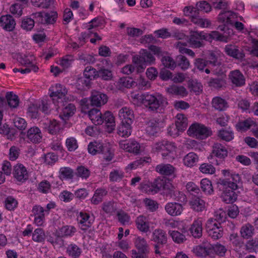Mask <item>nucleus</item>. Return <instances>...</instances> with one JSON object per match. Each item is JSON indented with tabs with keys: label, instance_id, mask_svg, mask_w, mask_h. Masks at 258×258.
I'll return each mask as SVG.
<instances>
[{
	"label": "nucleus",
	"instance_id": "obj_1",
	"mask_svg": "<svg viewBox=\"0 0 258 258\" xmlns=\"http://www.w3.org/2000/svg\"><path fill=\"white\" fill-rule=\"evenodd\" d=\"M133 97L139 100L142 104L151 111H157L160 107L167 104L165 99L159 94L144 93L135 94Z\"/></svg>",
	"mask_w": 258,
	"mask_h": 258
},
{
	"label": "nucleus",
	"instance_id": "obj_2",
	"mask_svg": "<svg viewBox=\"0 0 258 258\" xmlns=\"http://www.w3.org/2000/svg\"><path fill=\"white\" fill-rule=\"evenodd\" d=\"M177 147L173 142L162 140L153 145L152 150L153 152L160 153L164 159H173L176 155Z\"/></svg>",
	"mask_w": 258,
	"mask_h": 258
},
{
	"label": "nucleus",
	"instance_id": "obj_3",
	"mask_svg": "<svg viewBox=\"0 0 258 258\" xmlns=\"http://www.w3.org/2000/svg\"><path fill=\"white\" fill-rule=\"evenodd\" d=\"M219 22L223 23V25L218 27L220 30L225 31L229 25L234 26L235 28L239 31L244 29L243 24L237 21V14L231 11L221 12L218 17Z\"/></svg>",
	"mask_w": 258,
	"mask_h": 258
},
{
	"label": "nucleus",
	"instance_id": "obj_4",
	"mask_svg": "<svg viewBox=\"0 0 258 258\" xmlns=\"http://www.w3.org/2000/svg\"><path fill=\"white\" fill-rule=\"evenodd\" d=\"M88 152L93 155L102 154L103 158L106 161H111L114 157L113 152L108 144L94 141L90 142L88 146Z\"/></svg>",
	"mask_w": 258,
	"mask_h": 258
},
{
	"label": "nucleus",
	"instance_id": "obj_5",
	"mask_svg": "<svg viewBox=\"0 0 258 258\" xmlns=\"http://www.w3.org/2000/svg\"><path fill=\"white\" fill-rule=\"evenodd\" d=\"M133 62L136 65V71L138 73L143 72L147 65H152L155 62V58L149 51L141 50L140 55L134 56Z\"/></svg>",
	"mask_w": 258,
	"mask_h": 258
},
{
	"label": "nucleus",
	"instance_id": "obj_6",
	"mask_svg": "<svg viewBox=\"0 0 258 258\" xmlns=\"http://www.w3.org/2000/svg\"><path fill=\"white\" fill-rule=\"evenodd\" d=\"M222 174L227 177L224 179H219L217 182L219 189H224L226 187L231 188L233 190H236L237 184L240 181V177L238 174L231 173L229 170H223Z\"/></svg>",
	"mask_w": 258,
	"mask_h": 258
},
{
	"label": "nucleus",
	"instance_id": "obj_7",
	"mask_svg": "<svg viewBox=\"0 0 258 258\" xmlns=\"http://www.w3.org/2000/svg\"><path fill=\"white\" fill-rule=\"evenodd\" d=\"M219 54L217 52L210 51L207 56L208 67L210 68L212 73L215 75H223L224 65L219 58Z\"/></svg>",
	"mask_w": 258,
	"mask_h": 258
},
{
	"label": "nucleus",
	"instance_id": "obj_8",
	"mask_svg": "<svg viewBox=\"0 0 258 258\" xmlns=\"http://www.w3.org/2000/svg\"><path fill=\"white\" fill-rule=\"evenodd\" d=\"M152 240L155 242L153 245L156 255H161V249L167 242V235L165 231L161 229H156L152 233Z\"/></svg>",
	"mask_w": 258,
	"mask_h": 258
},
{
	"label": "nucleus",
	"instance_id": "obj_9",
	"mask_svg": "<svg viewBox=\"0 0 258 258\" xmlns=\"http://www.w3.org/2000/svg\"><path fill=\"white\" fill-rule=\"evenodd\" d=\"M188 135L198 139H205L212 135L210 129L203 124L195 123L192 124L187 130Z\"/></svg>",
	"mask_w": 258,
	"mask_h": 258
},
{
	"label": "nucleus",
	"instance_id": "obj_10",
	"mask_svg": "<svg viewBox=\"0 0 258 258\" xmlns=\"http://www.w3.org/2000/svg\"><path fill=\"white\" fill-rule=\"evenodd\" d=\"M184 12L186 15H190L191 21L202 28L208 27L211 25L210 21L207 19L201 18L197 10L194 7H185L184 9Z\"/></svg>",
	"mask_w": 258,
	"mask_h": 258
},
{
	"label": "nucleus",
	"instance_id": "obj_11",
	"mask_svg": "<svg viewBox=\"0 0 258 258\" xmlns=\"http://www.w3.org/2000/svg\"><path fill=\"white\" fill-rule=\"evenodd\" d=\"M149 49L157 56H162L161 60L162 64L165 68L173 70L176 67V63L174 60L170 56H163L164 52L160 47L151 45L149 47Z\"/></svg>",
	"mask_w": 258,
	"mask_h": 258
},
{
	"label": "nucleus",
	"instance_id": "obj_12",
	"mask_svg": "<svg viewBox=\"0 0 258 258\" xmlns=\"http://www.w3.org/2000/svg\"><path fill=\"white\" fill-rule=\"evenodd\" d=\"M225 53L229 56L239 61H242L245 57V53L242 49L237 46L229 44L224 48Z\"/></svg>",
	"mask_w": 258,
	"mask_h": 258
},
{
	"label": "nucleus",
	"instance_id": "obj_13",
	"mask_svg": "<svg viewBox=\"0 0 258 258\" xmlns=\"http://www.w3.org/2000/svg\"><path fill=\"white\" fill-rule=\"evenodd\" d=\"M78 223L81 230L85 231L90 228L94 222L93 217H91L88 213L81 212L77 218Z\"/></svg>",
	"mask_w": 258,
	"mask_h": 258
},
{
	"label": "nucleus",
	"instance_id": "obj_14",
	"mask_svg": "<svg viewBox=\"0 0 258 258\" xmlns=\"http://www.w3.org/2000/svg\"><path fill=\"white\" fill-rule=\"evenodd\" d=\"M90 101L91 106L100 107L107 103L108 97L105 94L94 91L92 92Z\"/></svg>",
	"mask_w": 258,
	"mask_h": 258
},
{
	"label": "nucleus",
	"instance_id": "obj_15",
	"mask_svg": "<svg viewBox=\"0 0 258 258\" xmlns=\"http://www.w3.org/2000/svg\"><path fill=\"white\" fill-rule=\"evenodd\" d=\"M208 39V35H205L203 32H198L197 31L192 32L188 39L189 43L191 47L195 48H200L203 44V40Z\"/></svg>",
	"mask_w": 258,
	"mask_h": 258
},
{
	"label": "nucleus",
	"instance_id": "obj_16",
	"mask_svg": "<svg viewBox=\"0 0 258 258\" xmlns=\"http://www.w3.org/2000/svg\"><path fill=\"white\" fill-rule=\"evenodd\" d=\"M120 149L129 153L138 154L140 153V145L136 141H121L119 143Z\"/></svg>",
	"mask_w": 258,
	"mask_h": 258
},
{
	"label": "nucleus",
	"instance_id": "obj_17",
	"mask_svg": "<svg viewBox=\"0 0 258 258\" xmlns=\"http://www.w3.org/2000/svg\"><path fill=\"white\" fill-rule=\"evenodd\" d=\"M229 79L236 87H242L245 84V79L242 73L238 70L230 71Z\"/></svg>",
	"mask_w": 258,
	"mask_h": 258
},
{
	"label": "nucleus",
	"instance_id": "obj_18",
	"mask_svg": "<svg viewBox=\"0 0 258 258\" xmlns=\"http://www.w3.org/2000/svg\"><path fill=\"white\" fill-rule=\"evenodd\" d=\"M166 197L177 201L179 202L184 203L186 201V196L181 191H179L174 187L171 184L165 191Z\"/></svg>",
	"mask_w": 258,
	"mask_h": 258
},
{
	"label": "nucleus",
	"instance_id": "obj_19",
	"mask_svg": "<svg viewBox=\"0 0 258 258\" xmlns=\"http://www.w3.org/2000/svg\"><path fill=\"white\" fill-rule=\"evenodd\" d=\"M193 251L198 256L206 257L212 252V245L207 241H204L202 244L195 246Z\"/></svg>",
	"mask_w": 258,
	"mask_h": 258
},
{
	"label": "nucleus",
	"instance_id": "obj_20",
	"mask_svg": "<svg viewBox=\"0 0 258 258\" xmlns=\"http://www.w3.org/2000/svg\"><path fill=\"white\" fill-rule=\"evenodd\" d=\"M16 23L14 18L10 15H3L0 17V25L3 29L11 32L15 28Z\"/></svg>",
	"mask_w": 258,
	"mask_h": 258
},
{
	"label": "nucleus",
	"instance_id": "obj_21",
	"mask_svg": "<svg viewBox=\"0 0 258 258\" xmlns=\"http://www.w3.org/2000/svg\"><path fill=\"white\" fill-rule=\"evenodd\" d=\"M14 177L19 181L23 182L28 178L26 168L22 164H17L14 167Z\"/></svg>",
	"mask_w": 258,
	"mask_h": 258
},
{
	"label": "nucleus",
	"instance_id": "obj_22",
	"mask_svg": "<svg viewBox=\"0 0 258 258\" xmlns=\"http://www.w3.org/2000/svg\"><path fill=\"white\" fill-rule=\"evenodd\" d=\"M45 209L40 205H35L32 209V213L34 216V222L38 226H41L45 220L46 214Z\"/></svg>",
	"mask_w": 258,
	"mask_h": 258
},
{
	"label": "nucleus",
	"instance_id": "obj_23",
	"mask_svg": "<svg viewBox=\"0 0 258 258\" xmlns=\"http://www.w3.org/2000/svg\"><path fill=\"white\" fill-rule=\"evenodd\" d=\"M203 221L201 218L195 220L189 229L190 234L195 238H200L203 233Z\"/></svg>",
	"mask_w": 258,
	"mask_h": 258
},
{
	"label": "nucleus",
	"instance_id": "obj_24",
	"mask_svg": "<svg viewBox=\"0 0 258 258\" xmlns=\"http://www.w3.org/2000/svg\"><path fill=\"white\" fill-rule=\"evenodd\" d=\"M42 138L41 131L38 127H32L27 132L26 138L28 139V142L38 143L41 142Z\"/></svg>",
	"mask_w": 258,
	"mask_h": 258
},
{
	"label": "nucleus",
	"instance_id": "obj_25",
	"mask_svg": "<svg viewBox=\"0 0 258 258\" xmlns=\"http://www.w3.org/2000/svg\"><path fill=\"white\" fill-rule=\"evenodd\" d=\"M220 76L217 78H211L208 82V86L212 89L219 90L226 87L225 75H221Z\"/></svg>",
	"mask_w": 258,
	"mask_h": 258
},
{
	"label": "nucleus",
	"instance_id": "obj_26",
	"mask_svg": "<svg viewBox=\"0 0 258 258\" xmlns=\"http://www.w3.org/2000/svg\"><path fill=\"white\" fill-rule=\"evenodd\" d=\"M165 210L169 215L177 216L181 214L183 211V207L181 204L170 202L166 204L165 206Z\"/></svg>",
	"mask_w": 258,
	"mask_h": 258
},
{
	"label": "nucleus",
	"instance_id": "obj_27",
	"mask_svg": "<svg viewBox=\"0 0 258 258\" xmlns=\"http://www.w3.org/2000/svg\"><path fill=\"white\" fill-rule=\"evenodd\" d=\"M155 170L160 174L168 176H175L176 169L170 164H158L156 166Z\"/></svg>",
	"mask_w": 258,
	"mask_h": 258
},
{
	"label": "nucleus",
	"instance_id": "obj_28",
	"mask_svg": "<svg viewBox=\"0 0 258 258\" xmlns=\"http://www.w3.org/2000/svg\"><path fill=\"white\" fill-rule=\"evenodd\" d=\"M68 93L67 88L60 84H56L54 86L52 87L51 92L50 96L54 99V98L60 99L64 97Z\"/></svg>",
	"mask_w": 258,
	"mask_h": 258
},
{
	"label": "nucleus",
	"instance_id": "obj_29",
	"mask_svg": "<svg viewBox=\"0 0 258 258\" xmlns=\"http://www.w3.org/2000/svg\"><path fill=\"white\" fill-rule=\"evenodd\" d=\"M222 191L221 198L222 200L226 204H230L234 202L237 199V195L234 192L235 190L231 188L226 187L224 189H219Z\"/></svg>",
	"mask_w": 258,
	"mask_h": 258
},
{
	"label": "nucleus",
	"instance_id": "obj_30",
	"mask_svg": "<svg viewBox=\"0 0 258 258\" xmlns=\"http://www.w3.org/2000/svg\"><path fill=\"white\" fill-rule=\"evenodd\" d=\"M118 116L121 121L133 122L134 111L129 107H123L119 110Z\"/></svg>",
	"mask_w": 258,
	"mask_h": 258
},
{
	"label": "nucleus",
	"instance_id": "obj_31",
	"mask_svg": "<svg viewBox=\"0 0 258 258\" xmlns=\"http://www.w3.org/2000/svg\"><path fill=\"white\" fill-rule=\"evenodd\" d=\"M212 148V154L216 157L223 160L227 156V149L223 145L216 143L213 145Z\"/></svg>",
	"mask_w": 258,
	"mask_h": 258
},
{
	"label": "nucleus",
	"instance_id": "obj_32",
	"mask_svg": "<svg viewBox=\"0 0 258 258\" xmlns=\"http://www.w3.org/2000/svg\"><path fill=\"white\" fill-rule=\"evenodd\" d=\"M167 93L172 95L186 96L188 92L186 89L182 86L172 85L165 88Z\"/></svg>",
	"mask_w": 258,
	"mask_h": 258
},
{
	"label": "nucleus",
	"instance_id": "obj_33",
	"mask_svg": "<svg viewBox=\"0 0 258 258\" xmlns=\"http://www.w3.org/2000/svg\"><path fill=\"white\" fill-rule=\"evenodd\" d=\"M133 122L121 121L120 124L118 127L117 133L122 137H129L132 132V124Z\"/></svg>",
	"mask_w": 258,
	"mask_h": 258
},
{
	"label": "nucleus",
	"instance_id": "obj_34",
	"mask_svg": "<svg viewBox=\"0 0 258 258\" xmlns=\"http://www.w3.org/2000/svg\"><path fill=\"white\" fill-rule=\"evenodd\" d=\"M162 125V122L155 119H152L148 122L146 132L149 135L154 136L163 127Z\"/></svg>",
	"mask_w": 258,
	"mask_h": 258
},
{
	"label": "nucleus",
	"instance_id": "obj_35",
	"mask_svg": "<svg viewBox=\"0 0 258 258\" xmlns=\"http://www.w3.org/2000/svg\"><path fill=\"white\" fill-rule=\"evenodd\" d=\"M212 106L216 110L222 111L225 110L228 107V103L224 99L216 96L212 99Z\"/></svg>",
	"mask_w": 258,
	"mask_h": 258
},
{
	"label": "nucleus",
	"instance_id": "obj_36",
	"mask_svg": "<svg viewBox=\"0 0 258 258\" xmlns=\"http://www.w3.org/2000/svg\"><path fill=\"white\" fill-rule=\"evenodd\" d=\"M136 225L139 230L143 232H147L149 230V223L146 217L140 215L135 221Z\"/></svg>",
	"mask_w": 258,
	"mask_h": 258
},
{
	"label": "nucleus",
	"instance_id": "obj_37",
	"mask_svg": "<svg viewBox=\"0 0 258 258\" xmlns=\"http://www.w3.org/2000/svg\"><path fill=\"white\" fill-rule=\"evenodd\" d=\"M151 183V187L154 194L157 193L161 189L167 191L169 184H166L165 180L163 179L158 178L154 180Z\"/></svg>",
	"mask_w": 258,
	"mask_h": 258
},
{
	"label": "nucleus",
	"instance_id": "obj_38",
	"mask_svg": "<svg viewBox=\"0 0 258 258\" xmlns=\"http://www.w3.org/2000/svg\"><path fill=\"white\" fill-rule=\"evenodd\" d=\"M5 98L6 101L7 106L8 105L10 108H16L19 106V97L13 92H7L6 94Z\"/></svg>",
	"mask_w": 258,
	"mask_h": 258
},
{
	"label": "nucleus",
	"instance_id": "obj_39",
	"mask_svg": "<svg viewBox=\"0 0 258 258\" xmlns=\"http://www.w3.org/2000/svg\"><path fill=\"white\" fill-rule=\"evenodd\" d=\"M191 208L197 212H202L206 208L205 201L199 197H193L189 202Z\"/></svg>",
	"mask_w": 258,
	"mask_h": 258
},
{
	"label": "nucleus",
	"instance_id": "obj_40",
	"mask_svg": "<svg viewBox=\"0 0 258 258\" xmlns=\"http://www.w3.org/2000/svg\"><path fill=\"white\" fill-rule=\"evenodd\" d=\"M107 194V191L104 188H97L91 199L92 204L97 205L102 202L103 198Z\"/></svg>",
	"mask_w": 258,
	"mask_h": 258
},
{
	"label": "nucleus",
	"instance_id": "obj_41",
	"mask_svg": "<svg viewBox=\"0 0 258 258\" xmlns=\"http://www.w3.org/2000/svg\"><path fill=\"white\" fill-rule=\"evenodd\" d=\"M88 116L93 123L95 125L102 124L103 114L98 109H92L88 112Z\"/></svg>",
	"mask_w": 258,
	"mask_h": 258
},
{
	"label": "nucleus",
	"instance_id": "obj_42",
	"mask_svg": "<svg viewBox=\"0 0 258 258\" xmlns=\"http://www.w3.org/2000/svg\"><path fill=\"white\" fill-rule=\"evenodd\" d=\"M76 110L75 105L74 104L69 103L63 108L59 116L62 120H67L74 114Z\"/></svg>",
	"mask_w": 258,
	"mask_h": 258
},
{
	"label": "nucleus",
	"instance_id": "obj_43",
	"mask_svg": "<svg viewBox=\"0 0 258 258\" xmlns=\"http://www.w3.org/2000/svg\"><path fill=\"white\" fill-rule=\"evenodd\" d=\"M230 244L234 248V250L238 251L243 245V241L239 237L237 233H232L229 235Z\"/></svg>",
	"mask_w": 258,
	"mask_h": 258
},
{
	"label": "nucleus",
	"instance_id": "obj_44",
	"mask_svg": "<svg viewBox=\"0 0 258 258\" xmlns=\"http://www.w3.org/2000/svg\"><path fill=\"white\" fill-rule=\"evenodd\" d=\"M103 123H105L109 132H110L114 130L115 120L114 117L112 113L109 111H106L102 117Z\"/></svg>",
	"mask_w": 258,
	"mask_h": 258
},
{
	"label": "nucleus",
	"instance_id": "obj_45",
	"mask_svg": "<svg viewBox=\"0 0 258 258\" xmlns=\"http://www.w3.org/2000/svg\"><path fill=\"white\" fill-rule=\"evenodd\" d=\"M66 252L72 258H79L82 253V250L75 243H71L68 246Z\"/></svg>",
	"mask_w": 258,
	"mask_h": 258
},
{
	"label": "nucleus",
	"instance_id": "obj_46",
	"mask_svg": "<svg viewBox=\"0 0 258 258\" xmlns=\"http://www.w3.org/2000/svg\"><path fill=\"white\" fill-rule=\"evenodd\" d=\"M124 177V173L120 168L113 169L109 174V179L110 182H119Z\"/></svg>",
	"mask_w": 258,
	"mask_h": 258
},
{
	"label": "nucleus",
	"instance_id": "obj_47",
	"mask_svg": "<svg viewBox=\"0 0 258 258\" xmlns=\"http://www.w3.org/2000/svg\"><path fill=\"white\" fill-rule=\"evenodd\" d=\"M135 244L136 247L142 253H149V245L144 238L137 237L135 241Z\"/></svg>",
	"mask_w": 258,
	"mask_h": 258
},
{
	"label": "nucleus",
	"instance_id": "obj_48",
	"mask_svg": "<svg viewBox=\"0 0 258 258\" xmlns=\"http://www.w3.org/2000/svg\"><path fill=\"white\" fill-rule=\"evenodd\" d=\"M198 160L199 157L194 152L188 153L184 156L183 159L184 164L190 167L195 166L198 162Z\"/></svg>",
	"mask_w": 258,
	"mask_h": 258
},
{
	"label": "nucleus",
	"instance_id": "obj_49",
	"mask_svg": "<svg viewBox=\"0 0 258 258\" xmlns=\"http://www.w3.org/2000/svg\"><path fill=\"white\" fill-rule=\"evenodd\" d=\"M75 174L77 177L82 180H86L90 176L91 171L87 167L81 165L77 167Z\"/></svg>",
	"mask_w": 258,
	"mask_h": 258
},
{
	"label": "nucleus",
	"instance_id": "obj_50",
	"mask_svg": "<svg viewBox=\"0 0 258 258\" xmlns=\"http://www.w3.org/2000/svg\"><path fill=\"white\" fill-rule=\"evenodd\" d=\"M178 130L181 132L184 131L187 126V119L182 114H177L176 116L175 124Z\"/></svg>",
	"mask_w": 258,
	"mask_h": 258
},
{
	"label": "nucleus",
	"instance_id": "obj_51",
	"mask_svg": "<svg viewBox=\"0 0 258 258\" xmlns=\"http://www.w3.org/2000/svg\"><path fill=\"white\" fill-rule=\"evenodd\" d=\"M254 233L253 227L250 224L243 225L240 229V234L244 239H248L252 236Z\"/></svg>",
	"mask_w": 258,
	"mask_h": 258
},
{
	"label": "nucleus",
	"instance_id": "obj_52",
	"mask_svg": "<svg viewBox=\"0 0 258 258\" xmlns=\"http://www.w3.org/2000/svg\"><path fill=\"white\" fill-rule=\"evenodd\" d=\"M255 122L250 119L241 120L237 123L235 127L238 131H245L249 129Z\"/></svg>",
	"mask_w": 258,
	"mask_h": 258
},
{
	"label": "nucleus",
	"instance_id": "obj_53",
	"mask_svg": "<svg viewBox=\"0 0 258 258\" xmlns=\"http://www.w3.org/2000/svg\"><path fill=\"white\" fill-rule=\"evenodd\" d=\"M77 232L76 227L72 225H65L59 229V234L61 237H71Z\"/></svg>",
	"mask_w": 258,
	"mask_h": 258
},
{
	"label": "nucleus",
	"instance_id": "obj_54",
	"mask_svg": "<svg viewBox=\"0 0 258 258\" xmlns=\"http://www.w3.org/2000/svg\"><path fill=\"white\" fill-rule=\"evenodd\" d=\"M5 207L9 211H14L18 206L17 200L13 196L7 197L4 201Z\"/></svg>",
	"mask_w": 258,
	"mask_h": 258
},
{
	"label": "nucleus",
	"instance_id": "obj_55",
	"mask_svg": "<svg viewBox=\"0 0 258 258\" xmlns=\"http://www.w3.org/2000/svg\"><path fill=\"white\" fill-rule=\"evenodd\" d=\"M102 209L106 214L112 215L115 212L116 207L114 202L108 201L102 204Z\"/></svg>",
	"mask_w": 258,
	"mask_h": 258
},
{
	"label": "nucleus",
	"instance_id": "obj_56",
	"mask_svg": "<svg viewBox=\"0 0 258 258\" xmlns=\"http://www.w3.org/2000/svg\"><path fill=\"white\" fill-rule=\"evenodd\" d=\"M218 137L221 140L229 142L234 139V134L232 131L221 129L218 132Z\"/></svg>",
	"mask_w": 258,
	"mask_h": 258
},
{
	"label": "nucleus",
	"instance_id": "obj_57",
	"mask_svg": "<svg viewBox=\"0 0 258 258\" xmlns=\"http://www.w3.org/2000/svg\"><path fill=\"white\" fill-rule=\"evenodd\" d=\"M201 187L206 194L211 195L214 191L211 181L207 178L201 180Z\"/></svg>",
	"mask_w": 258,
	"mask_h": 258
},
{
	"label": "nucleus",
	"instance_id": "obj_58",
	"mask_svg": "<svg viewBox=\"0 0 258 258\" xmlns=\"http://www.w3.org/2000/svg\"><path fill=\"white\" fill-rule=\"evenodd\" d=\"M186 46L185 42H181L179 41L176 43V47L178 49L179 52L181 54H186L192 57L195 56V52L191 49L186 48L184 46Z\"/></svg>",
	"mask_w": 258,
	"mask_h": 258
},
{
	"label": "nucleus",
	"instance_id": "obj_59",
	"mask_svg": "<svg viewBox=\"0 0 258 258\" xmlns=\"http://www.w3.org/2000/svg\"><path fill=\"white\" fill-rule=\"evenodd\" d=\"M57 19V13L55 11H50L44 13V24H53Z\"/></svg>",
	"mask_w": 258,
	"mask_h": 258
},
{
	"label": "nucleus",
	"instance_id": "obj_60",
	"mask_svg": "<svg viewBox=\"0 0 258 258\" xmlns=\"http://www.w3.org/2000/svg\"><path fill=\"white\" fill-rule=\"evenodd\" d=\"M32 239L35 242H42L45 239V233L43 229H36L32 233Z\"/></svg>",
	"mask_w": 258,
	"mask_h": 258
},
{
	"label": "nucleus",
	"instance_id": "obj_61",
	"mask_svg": "<svg viewBox=\"0 0 258 258\" xmlns=\"http://www.w3.org/2000/svg\"><path fill=\"white\" fill-rule=\"evenodd\" d=\"M176 63L182 70H187L190 66L189 61L185 56L182 55H179L177 56Z\"/></svg>",
	"mask_w": 258,
	"mask_h": 258
},
{
	"label": "nucleus",
	"instance_id": "obj_62",
	"mask_svg": "<svg viewBox=\"0 0 258 258\" xmlns=\"http://www.w3.org/2000/svg\"><path fill=\"white\" fill-rule=\"evenodd\" d=\"M83 74L85 78L89 79L90 80L95 79L98 75V71L91 66L87 67L84 71Z\"/></svg>",
	"mask_w": 258,
	"mask_h": 258
},
{
	"label": "nucleus",
	"instance_id": "obj_63",
	"mask_svg": "<svg viewBox=\"0 0 258 258\" xmlns=\"http://www.w3.org/2000/svg\"><path fill=\"white\" fill-rule=\"evenodd\" d=\"M169 233L173 240L177 243H182L186 240L185 236L177 231H169Z\"/></svg>",
	"mask_w": 258,
	"mask_h": 258
},
{
	"label": "nucleus",
	"instance_id": "obj_64",
	"mask_svg": "<svg viewBox=\"0 0 258 258\" xmlns=\"http://www.w3.org/2000/svg\"><path fill=\"white\" fill-rule=\"evenodd\" d=\"M197 13L199 14L200 12L208 13L211 10L210 5L206 1H201L197 3L196 8Z\"/></svg>",
	"mask_w": 258,
	"mask_h": 258
}]
</instances>
